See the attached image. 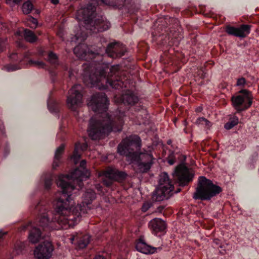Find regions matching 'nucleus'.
I'll list each match as a JSON object with an SVG mask.
<instances>
[{
    "instance_id": "obj_46",
    "label": "nucleus",
    "mask_w": 259,
    "mask_h": 259,
    "mask_svg": "<svg viewBox=\"0 0 259 259\" xmlns=\"http://www.w3.org/2000/svg\"><path fill=\"white\" fill-rule=\"evenodd\" d=\"M164 207H165L164 206L160 205L157 207V211L161 213L162 212V211L163 210V209H164Z\"/></svg>"
},
{
    "instance_id": "obj_11",
    "label": "nucleus",
    "mask_w": 259,
    "mask_h": 259,
    "mask_svg": "<svg viewBox=\"0 0 259 259\" xmlns=\"http://www.w3.org/2000/svg\"><path fill=\"white\" fill-rule=\"evenodd\" d=\"M100 176L102 177V183L107 187L112 186L114 182H122L125 180L127 175L124 171H120L112 167H108L102 170Z\"/></svg>"
},
{
    "instance_id": "obj_23",
    "label": "nucleus",
    "mask_w": 259,
    "mask_h": 259,
    "mask_svg": "<svg viewBox=\"0 0 259 259\" xmlns=\"http://www.w3.org/2000/svg\"><path fill=\"white\" fill-rule=\"evenodd\" d=\"M96 194L94 190L92 189L87 190L83 195V204H90L96 198Z\"/></svg>"
},
{
    "instance_id": "obj_6",
    "label": "nucleus",
    "mask_w": 259,
    "mask_h": 259,
    "mask_svg": "<svg viewBox=\"0 0 259 259\" xmlns=\"http://www.w3.org/2000/svg\"><path fill=\"white\" fill-rule=\"evenodd\" d=\"M222 190L221 187L214 184L211 180L205 177L201 176L198 178L193 198L201 201H209L222 192Z\"/></svg>"
},
{
    "instance_id": "obj_14",
    "label": "nucleus",
    "mask_w": 259,
    "mask_h": 259,
    "mask_svg": "<svg viewBox=\"0 0 259 259\" xmlns=\"http://www.w3.org/2000/svg\"><path fill=\"white\" fill-rule=\"evenodd\" d=\"M120 100L124 105L134 106L136 111L141 112L145 115L147 114V111L139 101L138 96L133 91L127 90L121 95Z\"/></svg>"
},
{
    "instance_id": "obj_15",
    "label": "nucleus",
    "mask_w": 259,
    "mask_h": 259,
    "mask_svg": "<svg viewBox=\"0 0 259 259\" xmlns=\"http://www.w3.org/2000/svg\"><path fill=\"white\" fill-rule=\"evenodd\" d=\"M54 247L52 243L45 240L36 247L34 254L35 259H49L52 254Z\"/></svg>"
},
{
    "instance_id": "obj_55",
    "label": "nucleus",
    "mask_w": 259,
    "mask_h": 259,
    "mask_svg": "<svg viewBox=\"0 0 259 259\" xmlns=\"http://www.w3.org/2000/svg\"><path fill=\"white\" fill-rule=\"evenodd\" d=\"M166 63L165 62L163 63V65H166Z\"/></svg>"
},
{
    "instance_id": "obj_28",
    "label": "nucleus",
    "mask_w": 259,
    "mask_h": 259,
    "mask_svg": "<svg viewBox=\"0 0 259 259\" xmlns=\"http://www.w3.org/2000/svg\"><path fill=\"white\" fill-rule=\"evenodd\" d=\"M251 25L243 24L241 25L239 28V34L241 36H239V37H245L246 35L248 34L250 32Z\"/></svg>"
},
{
    "instance_id": "obj_1",
    "label": "nucleus",
    "mask_w": 259,
    "mask_h": 259,
    "mask_svg": "<svg viewBox=\"0 0 259 259\" xmlns=\"http://www.w3.org/2000/svg\"><path fill=\"white\" fill-rule=\"evenodd\" d=\"M86 164V160H82L79 166L69 174L58 176L56 184L61 191L57 192L52 203L53 210H49L50 204L44 200L32 206L31 211L35 216V221H30L24 226V229L29 231V239L31 243H37L48 237L52 230H59L63 226L76 224L79 221L81 213L85 212L81 204L75 205L74 199L83 186V181L90 177Z\"/></svg>"
},
{
    "instance_id": "obj_20",
    "label": "nucleus",
    "mask_w": 259,
    "mask_h": 259,
    "mask_svg": "<svg viewBox=\"0 0 259 259\" xmlns=\"http://www.w3.org/2000/svg\"><path fill=\"white\" fill-rule=\"evenodd\" d=\"M54 180L53 176L50 173L44 174L41 178L45 190L49 191L51 189Z\"/></svg>"
},
{
    "instance_id": "obj_42",
    "label": "nucleus",
    "mask_w": 259,
    "mask_h": 259,
    "mask_svg": "<svg viewBox=\"0 0 259 259\" xmlns=\"http://www.w3.org/2000/svg\"><path fill=\"white\" fill-rule=\"evenodd\" d=\"M7 4L10 5H14L15 4H18L22 0H6Z\"/></svg>"
},
{
    "instance_id": "obj_40",
    "label": "nucleus",
    "mask_w": 259,
    "mask_h": 259,
    "mask_svg": "<svg viewBox=\"0 0 259 259\" xmlns=\"http://www.w3.org/2000/svg\"><path fill=\"white\" fill-rule=\"evenodd\" d=\"M9 58L13 61H18L19 60V55L18 53L14 52L10 54Z\"/></svg>"
},
{
    "instance_id": "obj_26",
    "label": "nucleus",
    "mask_w": 259,
    "mask_h": 259,
    "mask_svg": "<svg viewBox=\"0 0 259 259\" xmlns=\"http://www.w3.org/2000/svg\"><path fill=\"white\" fill-rule=\"evenodd\" d=\"M239 122V118L235 115L230 117L229 121L224 125V128L227 130L232 129Z\"/></svg>"
},
{
    "instance_id": "obj_25",
    "label": "nucleus",
    "mask_w": 259,
    "mask_h": 259,
    "mask_svg": "<svg viewBox=\"0 0 259 259\" xmlns=\"http://www.w3.org/2000/svg\"><path fill=\"white\" fill-rule=\"evenodd\" d=\"M23 36L27 41L31 43L34 42L37 40V37L34 32L28 29H24Z\"/></svg>"
},
{
    "instance_id": "obj_16",
    "label": "nucleus",
    "mask_w": 259,
    "mask_h": 259,
    "mask_svg": "<svg viewBox=\"0 0 259 259\" xmlns=\"http://www.w3.org/2000/svg\"><path fill=\"white\" fill-rule=\"evenodd\" d=\"M91 236L88 234L82 233H76L72 235L71 240L76 248L78 249H82L87 247L91 242Z\"/></svg>"
},
{
    "instance_id": "obj_53",
    "label": "nucleus",
    "mask_w": 259,
    "mask_h": 259,
    "mask_svg": "<svg viewBox=\"0 0 259 259\" xmlns=\"http://www.w3.org/2000/svg\"><path fill=\"white\" fill-rule=\"evenodd\" d=\"M182 156L183 157V160H185L186 159V156L185 155H182Z\"/></svg>"
},
{
    "instance_id": "obj_22",
    "label": "nucleus",
    "mask_w": 259,
    "mask_h": 259,
    "mask_svg": "<svg viewBox=\"0 0 259 259\" xmlns=\"http://www.w3.org/2000/svg\"><path fill=\"white\" fill-rule=\"evenodd\" d=\"M22 9L23 13L25 14H28L33 11H34V13L36 14H39L40 13L38 10L34 9V5L29 0L24 3L22 7Z\"/></svg>"
},
{
    "instance_id": "obj_31",
    "label": "nucleus",
    "mask_w": 259,
    "mask_h": 259,
    "mask_svg": "<svg viewBox=\"0 0 259 259\" xmlns=\"http://www.w3.org/2000/svg\"><path fill=\"white\" fill-rule=\"evenodd\" d=\"M225 31L229 35L236 37L241 36L240 34H239V28H236L230 25H228L226 26Z\"/></svg>"
},
{
    "instance_id": "obj_37",
    "label": "nucleus",
    "mask_w": 259,
    "mask_h": 259,
    "mask_svg": "<svg viewBox=\"0 0 259 259\" xmlns=\"http://www.w3.org/2000/svg\"><path fill=\"white\" fill-rule=\"evenodd\" d=\"M206 66H200V69H198V73L202 78L206 77L207 73L206 69Z\"/></svg>"
},
{
    "instance_id": "obj_21",
    "label": "nucleus",
    "mask_w": 259,
    "mask_h": 259,
    "mask_svg": "<svg viewBox=\"0 0 259 259\" xmlns=\"http://www.w3.org/2000/svg\"><path fill=\"white\" fill-rule=\"evenodd\" d=\"M64 150V145L63 144H61L56 149L54 156V159L52 164L53 168L54 169H57V168L59 166L60 162L61 156L63 153Z\"/></svg>"
},
{
    "instance_id": "obj_35",
    "label": "nucleus",
    "mask_w": 259,
    "mask_h": 259,
    "mask_svg": "<svg viewBox=\"0 0 259 259\" xmlns=\"http://www.w3.org/2000/svg\"><path fill=\"white\" fill-rule=\"evenodd\" d=\"M21 69L20 66H3L2 70L7 72L14 71Z\"/></svg>"
},
{
    "instance_id": "obj_13",
    "label": "nucleus",
    "mask_w": 259,
    "mask_h": 259,
    "mask_svg": "<svg viewBox=\"0 0 259 259\" xmlns=\"http://www.w3.org/2000/svg\"><path fill=\"white\" fill-rule=\"evenodd\" d=\"M82 96V87L81 84H74L68 92L66 100L67 107L72 111L77 113V109L81 103Z\"/></svg>"
},
{
    "instance_id": "obj_33",
    "label": "nucleus",
    "mask_w": 259,
    "mask_h": 259,
    "mask_svg": "<svg viewBox=\"0 0 259 259\" xmlns=\"http://www.w3.org/2000/svg\"><path fill=\"white\" fill-rule=\"evenodd\" d=\"M197 124H201L204 125L205 127L209 128L211 126V122L203 117H199L196 121Z\"/></svg>"
},
{
    "instance_id": "obj_9",
    "label": "nucleus",
    "mask_w": 259,
    "mask_h": 259,
    "mask_svg": "<svg viewBox=\"0 0 259 259\" xmlns=\"http://www.w3.org/2000/svg\"><path fill=\"white\" fill-rule=\"evenodd\" d=\"M137 167L139 173L145 174L149 171L155 160L153 155L146 151L140 153H133L130 158Z\"/></svg>"
},
{
    "instance_id": "obj_10",
    "label": "nucleus",
    "mask_w": 259,
    "mask_h": 259,
    "mask_svg": "<svg viewBox=\"0 0 259 259\" xmlns=\"http://www.w3.org/2000/svg\"><path fill=\"white\" fill-rule=\"evenodd\" d=\"M141 138L137 135H133L125 139L123 144L118 145L117 152L120 155H124L130 159L133 153L141 152Z\"/></svg>"
},
{
    "instance_id": "obj_3",
    "label": "nucleus",
    "mask_w": 259,
    "mask_h": 259,
    "mask_svg": "<svg viewBox=\"0 0 259 259\" xmlns=\"http://www.w3.org/2000/svg\"><path fill=\"white\" fill-rule=\"evenodd\" d=\"M87 37L88 33L81 31L75 34L71 40L72 42L78 43L73 49L74 54L79 58L90 62L84 63L82 65H110V63L103 61L102 53L104 52L113 59H122V62L114 65H128L131 62V58H122L127 53V48L123 44L115 41L106 45L102 43L104 39L100 38V42L88 46L84 43Z\"/></svg>"
},
{
    "instance_id": "obj_47",
    "label": "nucleus",
    "mask_w": 259,
    "mask_h": 259,
    "mask_svg": "<svg viewBox=\"0 0 259 259\" xmlns=\"http://www.w3.org/2000/svg\"><path fill=\"white\" fill-rule=\"evenodd\" d=\"M32 65H46L45 63H41V62H33L32 63Z\"/></svg>"
},
{
    "instance_id": "obj_18",
    "label": "nucleus",
    "mask_w": 259,
    "mask_h": 259,
    "mask_svg": "<svg viewBox=\"0 0 259 259\" xmlns=\"http://www.w3.org/2000/svg\"><path fill=\"white\" fill-rule=\"evenodd\" d=\"M135 247L138 251L144 254H153L157 249L147 244L143 237H140L136 241Z\"/></svg>"
},
{
    "instance_id": "obj_32",
    "label": "nucleus",
    "mask_w": 259,
    "mask_h": 259,
    "mask_svg": "<svg viewBox=\"0 0 259 259\" xmlns=\"http://www.w3.org/2000/svg\"><path fill=\"white\" fill-rule=\"evenodd\" d=\"M26 23L27 26L30 27L31 28L35 29L37 26L38 21L36 18L31 16H28Z\"/></svg>"
},
{
    "instance_id": "obj_39",
    "label": "nucleus",
    "mask_w": 259,
    "mask_h": 259,
    "mask_svg": "<svg viewBox=\"0 0 259 259\" xmlns=\"http://www.w3.org/2000/svg\"><path fill=\"white\" fill-rule=\"evenodd\" d=\"M15 249L17 254H19L22 252L24 249V245L22 243L16 244L15 245Z\"/></svg>"
},
{
    "instance_id": "obj_54",
    "label": "nucleus",
    "mask_w": 259,
    "mask_h": 259,
    "mask_svg": "<svg viewBox=\"0 0 259 259\" xmlns=\"http://www.w3.org/2000/svg\"><path fill=\"white\" fill-rule=\"evenodd\" d=\"M96 39H97L96 41H98V40H99V38H97Z\"/></svg>"
},
{
    "instance_id": "obj_36",
    "label": "nucleus",
    "mask_w": 259,
    "mask_h": 259,
    "mask_svg": "<svg viewBox=\"0 0 259 259\" xmlns=\"http://www.w3.org/2000/svg\"><path fill=\"white\" fill-rule=\"evenodd\" d=\"M7 232L0 231V247H4L7 243Z\"/></svg>"
},
{
    "instance_id": "obj_38",
    "label": "nucleus",
    "mask_w": 259,
    "mask_h": 259,
    "mask_svg": "<svg viewBox=\"0 0 259 259\" xmlns=\"http://www.w3.org/2000/svg\"><path fill=\"white\" fill-rule=\"evenodd\" d=\"M65 127V125L61 124L60 126V133H58L57 135V138H60L61 141H63L65 139V132L64 131L63 128Z\"/></svg>"
},
{
    "instance_id": "obj_7",
    "label": "nucleus",
    "mask_w": 259,
    "mask_h": 259,
    "mask_svg": "<svg viewBox=\"0 0 259 259\" xmlns=\"http://www.w3.org/2000/svg\"><path fill=\"white\" fill-rule=\"evenodd\" d=\"M159 186L154 192L152 199L155 201H160L164 199H168L173 194L181 191V188L175 189L174 184L169 178L167 173L162 172L159 176Z\"/></svg>"
},
{
    "instance_id": "obj_30",
    "label": "nucleus",
    "mask_w": 259,
    "mask_h": 259,
    "mask_svg": "<svg viewBox=\"0 0 259 259\" xmlns=\"http://www.w3.org/2000/svg\"><path fill=\"white\" fill-rule=\"evenodd\" d=\"M169 152V154L166 158L167 162L169 165H173L176 161L177 158L176 155L178 154L179 151L176 149L174 150H170Z\"/></svg>"
},
{
    "instance_id": "obj_29",
    "label": "nucleus",
    "mask_w": 259,
    "mask_h": 259,
    "mask_svg": "<svg viewBox=\"0 0 259 259\" xmlns=\"http://www.w3.org/2000/svg\"><path fill=\"white\" fill-rule=\"evenodd\" d=\"M47 59L51 65H59L58 63V56L53 52H50L48 53L47 56Z\"/></svg>"
},
{
    "instance_id": "obj_51",
    "label": "nucleus",
    "mask_w": 259,
    "mask_h": 259,
    "mask_svg": "<svg viewBox=\"0 0 259 259\" xmlns=\"http://www.w3.org/2000/svg\"><path fill=\"white\" fill-rule=\"evenodd\" d=\"M202 108L201 107H199L197 108L196 111L198 112H201L202 111Z\"/></svg>"
},
{
    "instance_id": "obj_34",
    "label": "nucleus",
    "mask_w": 259,
    "mask_h": 259,
    "mask_svg": "<svg viewBox=\"0 0 259 259\" xmlns=\"http://www.w3.org/2000/svg\"><path fill=\"white\" fill-rule=\"evenodd\" d=\"M249 82L247 81L245 78L243 77H239L237 79L236 82V85L241 88H245L249 86Z\"/></svg>"
},
{
    "instance_id": "obj_41",
    "label": "nucleus",
    "mask_w": 259,
    "mask_h": 259,
    "mask_svg": "<svg viewBox=\"0 0 259 259\" xmlns=\"http://www.w3.org/2000/svg\"><path fill=\"white\" fill-rule=\"evenodd\" d=\"M151 206V204L150 203H149L148 202H144L142 206L141 207L142 211L145 212L150 208Z\"/></svg>"
},
{
    "instance_id": "obj_48",
    "label": "nucleus",
    "mask_w": 259,
    "mask_h": 259,
    "mask_svg": "<svg viewBox=\"0 0 259 259\" xmlns=\"http://www.w3.org/2000/svg\"><path fill=\"white\" fill-rule=\"evenodd\" d=\"M51 2L54 5H57L59 3V0H51Z\"/></svg>"
},
{
    "instance_id": "obj_8",
    "label": "nucleus",
    "mask_w": 259,
    "mask_h": 259,
    "mask_svg": "<svg viewBox=\"0 0 259 259\" xmlns=\"http://www.w3.org/2000/svg\"><path fill=\"white\" fill-rule=\"evenodd\" d=\"M253 98L251 92L246 89H241L231 97V101L236 113H240L251 107Z\"/></svg>"
},
{
    "instance_id": "obj_43",
    "label": "nucleus",
    "mask_w": 259,
    "mask_h": 259,
    "mask_svg": "<svg viewBox=\"0 0 259 259\" xmlns=\"http://www.w3.org/2000/svg\"><path fill=\"white\" fill-rule=\"evenodd\" d=\"M5 47V42L0 38V53L3 52Z\"/></svg>"
},
{
    "instance_id": "obj_24",
    "label": "nucleus",
    "mask_w": 259,
    "mask_h": 259,
    "mask_svg": "<svg viewBox=\"0 0 259 259\" xmlns=\"http://www.w3.org/2000/svg\"><path fill=\"white\" fill-rule=\"evenodd\" d=\"M79 149L83 150L80 143H76L74 145L73 154L71 156V158L73 160L75 164L78 163L81 157V154L79 151Z\"/></svg>"
},
{
    "instance_id": "obj_44",
    "label": "nucleus",
    "mask_w": 259,
    "mask_h": 259,
    "mask_svg": "<svg viewBox=\"0 0 259 259\" xmlns=\"http://www.w3.org/2000/svg\"><path fill=\"white\" fill-rule=\"evenodd\" d=\"M9 152H10L9 147L7 145L4 149L5 156H7L9 154Z\"/></svg>"
},
{
    "instance_id": "obj_4",
    "label": "nucleus",
    "mask_w": 259,
    "mask_h": 259,
    "mask_svg": "<svg viewBox=\"0 0 259 259\" xmlns=\"http://www.w3.org/2000/svg\"><path fill=\"white\" fill-rule=\"evenodd\" d=\"M109 100L105 93H96L92 96L89 105L98 114L89 121L88 132L93 140L107 136L111 132H120L124 121L122 116L113 117L107 110Z\"/></svg>"
},
{
    "instance_id": "obj_2",
    "label": "nucleus",
    "mask_w": 259,
    "mask_h": 259,
    "mask_svg": "<svg viewBox=\"0 0 259 259\" xmlns=\"http://www.w3.org/2000/svg\"><path fill=\"white\" fill-rule=\"evenodd\" d=\"M47 70L53 83H62V80L73 83L78 78L89 81L94 87L106 90L109 87L116 90L126 88L125 82L130 79V73L122 66H81L79 71L77 66H41Z\"/></svg>"
},
{
    "instance_id": "obj_49",
    "label": "nucleus",
    "mask_w": 259,
    "mask_h": 259,
    "mask_svg": "<svg viewBox=\"0 0 259 259\" xmlns=\"http://www.w3.org/2000/svg\"><path fill=\"white\" fill-rule=\"evenodd\" d=\"M167 144L169 145H171L172 148H174V146L171 145L172 144V141L171 140H169L167 141Z\"/></svg>"
},
{
    "instance_id": "obj_27",
    "label": "nucleus",
    "mask_w": 259,
    "mask_h": 259,
    "mask_svg": "<svg viewBox=\"0 0 259 259\" xmlns=\"http://www.w3.org/2000/svg\"><path fill=\"white\" fill-rule=\"evenodd\" d=\"M138 52L142 56H145L149 50V47L147 43L144 41L140 42L138 44Z\"/></svg>"
},
{
    "instance_id": "obj_19",
    "label": "nucleus",
    "mask_w": 259,
    "mask_h": 259,
    "mask_svg": "<svg viewBox=\"0 0 259 259\" xmlns=\"http://www.w3.org/2000/svg\"><path fill=\"white\" fill-rule=\"evenodd\" d=\"M53 92L51 91L48 99L47 100L48 108L50 112L59 117L60 112L59 103L53 98L52 94Z\"/></svg>"
},
{
    "instance_id": "obj_12",
    "label": "nucleus",
    "mask_w": 259,
    "mask_h": 259,
    "mask_svg": "<svg viewBox=\"0 0 259 259\" xmlns=\"http://www.w3.org/2000/svg\"><path fill=\"white\" fill-rule=\"evenodd\" d=\"M194 177V173L185 166H178L173 172L175 185L181 187L188 186L193 181Z\"/></svg>"
},
{
    "instance_id": "obj_52",
    "label": "nucleus",
    "mask_w": 259,
    "mask_h": 259,
    "mask_svg": "<svg viewBox=\"0 0 259 259\" xmlns=\"http://www.w3.org/2000/svg\"><path fill=\"white\" fill-rule=\"evenodd\" d=\"M97 188L99 191H102V187L101 186H99V187H97Z\"/></svg>"
},
{
    "instance_id": "obj_5",
    "label": "nucleus",
    "mask_w": 259,
    "mask_h": 259,
    "mask_svg": "<svg viewBox=\"0 0 259 259\" xmlns=\"http://www.w3.org/2000/svg\"><path fill=\"white\" fill-rule=\"evenodd\" d=\"M180 28L179 21L177 18L166 17L158 19L153 26L152 39L166 49L169 48V53L171 54L170 52H174L175 48L172 49L171 47L178 46L181 40Z\"/></svg>"
},
{
    "instance_id": "obj_45",
    "label": "nucleus",
    "mask_w": 259,
    "mask_h": 259,
    "mask_svg": "<svg viewBox=\"0 0 259 259\" xmlns=\"http://www.w3.org/2000/svg\"><path fill=\"white\" fill-rule=\"evenodd\" d=\"M94 259H106L103 255L97 254L95 256Z\"/></svg>"
},
{
    "instance_id": "obj_17",
    "label": "nucleus",
    "mask_w": 259,
    "mask_h": 259,
    "mask_svg": "<svg viewBox=\"0 0 259 259\" xmlns=\"http://www.w3.org/2000/svg\"><path fill=\"white\" fill-rule=\"evenodd\" d=\"M148 227L153 234L160 235L165 232L166 224L161 219L154 218L148 223Z\"/></svg>"
},
{
    "instance_id": "obj_50",
    "label": "nucleus",
    "mask_w": 259,
    "mask_h": 259,
    "mask_svg": "<svg viewBox=\"0 0 259 259\" xmlns=\"http://www.w3.org/2000/svg\"><path fill=\"white\" fill-rule=\"evenodd\" d=\"M0 130L1 131L2 134H3V135H4L5 132H4V131H3V128H2V126H1V121H0Z\"/></svg>"
}]
</instances>
